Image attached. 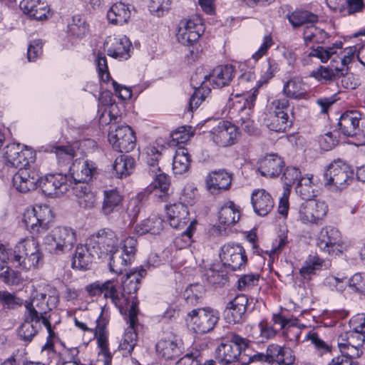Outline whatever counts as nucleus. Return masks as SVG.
Listing matches in <instances>:
<instances>
[{"mask_svg": "<svg viewBox=\"0 0 365 365\" xmlns=\"http://www.w3.org/2000/svg\"><path fill=\"white\" fill-rule=\"evenodd\" d=\"M284 166V163L279 156L270 154L259 160L258 170L264 177L275 178L281 174Z\"/></svg>", "mask_w": 365, "mask_h": 365, "instance_id": "nucleus-25", "label": "nucleus"}, {"mask_svg": "<svg viewBox=\"0 0 365 365\" xmlns=\"http://www.w3.org/2000/svg\"><path fill=\"white\" fill-rule=\"evenodd\" d=\"M329 34L322 29H319L313 24L307 26L304 29L303 38L306 46L310 43H324L329 38Z\"/></svg>", "mask_w": 365, "mask_h": 365, "instance_id": "nucleus-47", "label": "nucleus"}, {"mask_svg": "<svg viewBox=\"0 0 365 365\" xmlns=\"http://www.w3.org/2000/svg\"><path fill=\"white\" fill-rule=\"evenodd\" d=\"M283 93L288 98L300 100L306 98L307 91L302 78L293 77L283 87Z\"/></svg>", "mask_w": 365, "mask_h": 365, "instance_id": "nucleus-41", "label": "nucleus"}, {"mask_svg": "<svg viewBox=\"0 0 365 365\" xmlns=\"http://www.w3.org/2000/svg\"><path fill=\"white\" fill-rule=\"evenodd\" d=\"M172 0H151L150 11L158 16H163L170 8Z\"/></svg>", "mask_w": 365, "mask_h": 365, "instance_id": "nucleus-64", "label": "nucleus"}, {"mask_svg": "<svg viewBox=\"0 0 365 365\" xmlns=\"http://www.w3.org/2000/svg\"><path fill=\"white\" fill-rule=\"evenodd\" d=\"M145 160L149 166V173L160 172L158 161L161 158V152L155 146L149 145L145 148Z\"/></svg>", "mask_w": 365, "mask_h": 365, "instance_id": "nucleus-55", "label": "nucleus"}, {"mask_svg": "<svg viewBox=\"0 0 365 365\" xmlns=\"http://www.w3.org/2000/svg\"><path fill=\"white\" fill-rule=\"evenodd\" d=\"M33 212L36 215L40 227L42 231L47 230L50 227V223L53 219L52 211L51 208L44 205H36L33 208Z\"/></svg>", "mask_w": 365, "mask_h": 365, "instance_id": "nucleus-53", "label": "nucleus"}, {"mask_svg": "<svg viewBox=\"0 0 365 365\" xmlns=\"http://www.w3.org/2000/svg\"><path fill=\"white\" fill-rule=\"evenodd\" d=\"M336 59L331 60V68L329 66H320L316 70H314L311 76L322 83H330L336 79L344 76L347 74V68H339L338 66H334Z\"/></svg>", "mask_w": 365, "mask_h": 365, "instance_id": "nucleus-31", "label": "nucleus"}, {"mask_svg": "<svg viewBox=\"0 0 365 365\" xmlns=\"http://www.w3.org/2000/svg\"><path fill=\"white\" fill-rule=\"evenodd\" d=\"M19 171L14 174L12 182L14 187L21 192H27L37 187L38 177L25 168H18Z\"/></svg>", "mask_w": 365, "mask_h": 365, "instance_id": "nucleus-27", "label": "nucleus"}, {"mask_svg": "<svg viewBox=\"0 0 365 365\" xmlns=\"http://www.w3.org/2000/svg\"><path fill=\"white\" fill-rule=\"evenodd\" d=\"M353 178V170L340 160L331 163L324 173V185L332 191L346 188L352 182Z\"/></svg>", "mask_w": 365, "mask_h": 365, "instance_id": "nucleus-4", "label": "nucleus"}, {"mask_svg": "<svg viewBox=\"0 0 365 365\" xmlns=\"http://www.w3.org/2000/svg\"><path fill=\"white\" fill-rule=\"evenodd\" d=\"M342 42L339 41L334 43L332 46L329 47L317 46L315 48H312L311 52L307 54V56L316 57L319 58L321 62L326 63L334 54L336 53L337 49H341L342 48Z\"/></svg>", "mask_w": 365, "mask_h": 365, "instance_id": "nucleus-50", "label": "nucleus"}, {"mask_svg": "<svg viewBox=\"0 0 365 365\" xmlns=\"http://www.w3.org/2000/svg\"><path fill=\"white\" fill-rule=\"evenodd\" d=\"M190 156L187 148H178L173 158V170L175 175H182L187 172L190 166Z\"/></svg>", "mask_w": 365, "mask_h": 365, "instance_id": "nucleus-44", "label": "nucleus"}, {"mask_svg": "<svg viewBox=\"0 0 365 365\" xmlns=\"http://www.w3.org/2000/svg\"><path fill=\"white\" fill-rule=\"evenodd\" d=\"M323 261L318 257H310L299 269V274L305 280H310L316 274V271L321 269Z\"/></svg>", "mask_w": 365, "mask_h": 365, "instance_id": "nucleus-52", "label": "nucleus"}, {"mask_svg": "<svg viewBox=\"0 0 365 365\" xmlns=\"http://www.w3.org/2000/svg\"><path fill=\"white\" fill-rule=\"evenodd\" d=\"M88 240L91 247L96 249L101 258L119 249V239L117 235L108 228L100 230Z\"/></svg>", "mask_w": 365, "mask_h": 365, "instance_id": "nucleus-7", "label": "nucleus"}, {"mask_svg": "<svg viewBox=\"0 0 365 365\" xmlns=\"http://www.w3.org/2000/svg\"><path fill=\"white\" fill-rule=\"evenodd\" d=\"M256 361L292 365L295 361V356L290 348L272 344L268 346L265 354L262 353L252 354V363Z\"/></svg>", "mask_w": 365, "mask_h": 365, "instance_id": "nucleus-6", "label": "nucleus"}, {"mask_svg": "<svg viewBox=\"0 0 365 365\" xmlns=\"http://www.w3.org/2000/svg\"><path fill=\"white\" fill-rule=\"evenodd\" d=\"M315 188L314 182H312V175L302 177L296 187V192L299 194L304 200H310L315 196Z\"/></svg>", "mask_w": 365, "mask_h": 365, "instance_id": "nucleus-51", "label": "nucleus"}, {"mask_svg": "<svg viewBox=\"0 0 365 365\" xmlns=\"http://www.w3.org/2000/svg\"><path fill=\"white\" fill-rule=\"evenodd\" d=\"M110 254V271L118 274H123L126 271V267L131 263L133 258L120 252L119 249Z\"/></svg>", "mask_w": 365, "mask_h": 365, "instance_id": "nucleus-46", "label": "nucleus"}, {"mask_svg": "<svg viewBox=\"0 0 365 365\" xmlns=\"http://www.w3.org/2000/svg\"><path fill=\"white\" fill-rule=\"evenodd\" d=\"M348 334L349 346L346 355L350 358L359 357L363 353L361 348L365 341V336L353 329L348 331Z\"/></svg>", "mask_w": 365, "mask_h": 365, "instance_id": "nucleus-48", "label": "nucleus"}, {"mask_svg": "<svg viewBox=\"0 0 365 365\" xmlns=\"http://www.w3.org/2000/svg\"><path fill=\"white\" fill-rule=\"evenodd\" d=\"M341 242L340 232L331 226H326L319 232L317 246L324 253L333 255L338 251Z\"/></svg>", "mask_w": 365, "mask_h": 365, "instance_id": "nucleus-16", "label": "nucleus"}, {"mask_svg": "<svg viewBox=\"0 0 365 365\" xmlns=\"http://www.w3.org/2000/svg\"><path fill=\"white\" fill-rule=\"evenodd\" d=\"M245 309H238L228 304L225 310L226 319L233 324L240 323L245 318Z\"/></svg>", "mask_w": 365, "mask_h": 365, "instance_id": "nucleus-63", "label": "nucleus"}, {"mask_svg": "<svg viewBox=\"0 0 365 365\" xmlns=\"http://www.w3.org/2000/svg\"><path fill=\"white\" fill-rule=\"evenodd\" d=\"M166 213L171 227L178 229L184 227L188 222L189 211L187 207L182 202H175L166 206Z\"/></svg>", "mask_w": 365, "mask_h": 365, "instance_id": "nucleus-29", "label": "nucleus"}, {"mask_svg": "<svg viewBox=\"0 0 365 365\" xmlns=\"http://www.w3.org/2000/svg\"><path fill=\"white\" fill-rule=\"evenodd\" d=\"M231 182V175L224 170L213 171L206 178L207 189L212 194L229 189Z\"/></svg>", "mask_w": 365, "mask_h": 365, "instance_id": "nucleus-26", "label": "nucleus"}, {"mask_svg": "<svg viewBox=\"0 0 365 365\" xmlns=\"http://www.w3.org/2000/svg\"><path fill=\"white\" fill-rule=\"evenodd\" d=\"M103 294L105 299H110L111 302L119 309L121 314L128 312V299L122 294L118 288V282L109 279L103 282Z\"/></svg>", "mask_w": 365, "mask_h": 365, "instance_id": "nucleus-22", "label": "nucleus"}, {"mask_svg": "<svg viewBox=\"0 0 365 365\" xmlns=\"http://www.w3.org/2000/svg\"><path fill=\"white\" fill-rule=\"evenodd\" d=\"M88 31V24L85 19L81 15H75L72 18V21L68 25V32L69 34L82 37L86 34Z\"/></svg>", "mask_w": 365, "mask_h": 365, "instance_id": "nucleus-54", "label": "nucleus"}, {"mask_svg": "<svg viewBox=\"0 0 365 365\" xmlns=\"http://www.w3.org/2000/svg\"><path fill=\"white\" fill-rule=\"evenodd\" d=\"M20 8L24 14L38 21L46 19L49 11L48 6L39 0H23Z\"/></svg>", "mask_w": 365, "mask_h": 365, "instance_id": "nucleus-34", "label": "nucleus"}, {"mask_svg": "<svg viewBox=\"0 0 365 365\" xmlns=\"http://www.w3.org/2000/svg\"><path fill=\"white\" fill-rule=\"evenodd\" d=\"M235 68L231 65H221L210 73V83L214 88H221L230 85L235 76Z\"/></svg>", "mask_w": 365, "mask_h": 365, "instance_id": "nucleus-28", "label": "nucleus"}, {"mask_svg": "<svg viewBox=\"0 0 365 365\" xmlns=\"http://www.w3.org/2000/svg\"><path fill=\"white\" fill-rule=\"evenodd\" d=\"M4 158L9 167L25 168L34 160V153L19 143L8 145L4 151Z\"/></svg>", "mask_w": 365, "mask_h": 365, "instance_id": "nucleus-10", "label": "nucleus"}, {"mask_svg": "<svg viewBox=\"0 0 365 365\" xmlns=\"http://www.w3.org/2000/svg\"><path fill=\"white\" fill-rule=\"evenodd\" d=\"M25 307L26 309L25 314L29 316V319L40 322L48 318L47 314L51 309L46 300V294L42 292H36L31 302H27Z\"/></svg>", "mask_w": 365, "mask_h": 365, "instance_id": "nucleus-19", "label": "nucleus"}, {"mask_svg": "<svg viewBox=\"0 0 365 365\" xmlns=\"http://www.w3.org/2000/svg\"><path fill=\"white\" fill-rule=\"evenodd\" d=\"M259 279L258 274H247L240 277L237 281V289L246 290L257 286Z\"/></svg>", "mask_w": 365, "mask_h": 365, "instance_id": "nucleus-62", "label": "nucleus"}, {"mask_svg": "<svg viewBox=\"0 0 365 365\" xmlns=\"http://www.w3.org/2000/svg\"><path fill=\"white\" fill-rule=\"evenodd\" d=\"M23 223L26 228L31 232H40L42 231L41 227H40L38 218L36 214L33 212V209L27 210L23 217Z\"/></svg>", "mask_w": 365, "mask_h": 365, "instance_id": "nucleus-60", "label": "nucleus"}, {"mask_svg": "<svg viewBox=\"0 0 365 365\" xmlns=\"http://www.w3.org/2000/svg\"><path fill=\"white\" fill-rule=\"evenodd\" d=\"M251 202L255 212L262 217L268 215L274 205L271 195L264 189H257L252 192Z\"/></svg>", "mask_w": 365, "mask_h": 365, "instance_id": "nucleus-23", "label": "nucleus"}, {"mask_svg": "<svg viewBox=\"0 0 365 365\" xmlns=\"http://www.w3.org/2000/svg\"><path fill=\"white\" fill-rule=\"evenodd\" d=\"M76 232L69 227H57L44 237V244L54 255L68 253L76 244Z\"/></svg>", "mask_w": 365, "mask_h": 365, "instance_id": "nucleus-3", "label": "nucleus"}, {"mask_svg": "<svg viewBox=\"0 0 365 365\" xmlns=\"http://www.w3.org/2000/svg\"><path fill=\"white\" fill-rule=\"evenodd\" d=\"M96 172L95 164L87 160H75L69 169L68 182H72L73 186L77 184H88Z\"/></svg>", "mask_w": 365, "mask_h": 365, "instance_id": "nucleus-13", "label": "nucleus"}, {"mask_svg": "<svg viewBox=\"0 0 365 365\" xmlns=\"http://www.w3.org/2000/svg\"><path fill=\"white\" fill-rule=\"evenodd\" d=\"M361 114L357 110H349L339 118L338 126L341 133L346 136H354L360 132L359 123Z\"/></svg>", "mask_w": 365, "mask_h": 365, "instance_id": "nucleus-24", "label": "nucleus"}, {"mask_svg": "<svg viewBox=\"0 0 365 365\" xmlns=\"http://www.w3.org/2000/svg\"><path fill=\"white\" fill-rule=\"evenodd\" d=\"M156 351L159 357L172 360L180 353V349L174 337L163 339L156 344Z\"/></svg>", "mask_w": 365, "mask_h": 365, "instance_id": "nucleus-36", "label": "nucleus"}, {"mask_svg": "<svg viewBox=\"0 0 365 365\" xmlns=\"http://www.w3.org/2000/svg\"><path fill=\"white\" fill-rule=\"evenodd\" d=\"M103 201L102 205V212L105 215L118 211L122 205L123 196L115 189L105 190L103 192Z\"/></svg>", "mask_w": 365, "mask_h": 365, "instance_id": "nucleus-39", "label": "nucleus"}, {"mask_svg": "<svg viewBox=\"0 0 365 365\" xmlns=\"http://www.w3.org/2000/svg\"><path fill=\"white\" fill-rule=\"evenodd\" d=\"M137 315L135 307L133 306L128 316V323L129 326L126 329L119 345V349L124 351L123 355L130 354L137 344L138 334L135 329V326L138 322Z\"/></svg>", "mask_w": 365, "mask_h": 365, "instance_id": "nucleus-21", "label": "nucleus"}, {"mask_svg": "<svg viewBox=\"0 0 365 365\" xmlns=\"http://www.w3.org/2000/svg\"><path fill=\"white\" fill-rule=\"evenodd\" d=\"M94 334L98 345L101 349L99 354L103 358L104 365H110L112 356L108 349V331L106 328V323L101 319L100 317L96 320Z\"/></svg>", "mask_w": 365, "mask_h": 365, "instance_id": "nucleus-32", "label": "nucleus"}, {"mask_svg": "<svg viewBox=\"0 0 365 365\" xmlns=\"http://www.w3.org/2000/svg\"><path fill=\"white\" fill-rule=\"evenodd\" d=\"M41 257L37 240L33 237L19 241L10 255L13 266L21 269L35 268Z\"/></svg>", "mask_w": 365, "mask_h": 365, "instance_id": "nucleus-2", "label": "nucleus"}, {"mask_svg": "<svg viewBox=\"0 0 365 365\" xmlns=\"http://www.w3.org/2000/svg\"><path fill=\"white\" fill-rule=\"evenodd\" d=\"M109 143L113 149L120 153L132 151L135 146V136L128 125H121L110 130L108 134Z\"/></svg>", "mask_w": 365, "mask_h": 365, "instance_id": "nucleus-11", "label": "nucleus"}, {"mask_svg": "<svg viewBox=\"0 0 365 365\" xmlns=\"http://www.w3.org/2000/svg\"><path fill=\"white\" fill-rule=\"evenodd\" d=\"M101 258L96 250L91 248L90 240L88 239L86 245H78L73 257L72 267L81 270H86L93 260Z\"/></svg>", "mask_w": 365, "mask_h": 365, "instance_id": "nucleus-18", "label": "nucleus"}, {"mask_svg": "<svg viewBox=\"0 0 365 365\" xmlns=\"http://www.w3.org/2000/svg\"><path fill=\"white\" fill-rule=\"evenodd\" d=\"M305 200L299 207V220L304 224H321L327 215L328 206L324 201Z\"/></svg>", "mask_w": 365, "mask_h": 365, "instance_id": "nucleus-9", "label": "nucleus"}, {"mask_svg": "<svg viewBox=\"0 0 365 365\" xmlns=\"http://www.w3.org/2000/svg\"><path fill=\"white\" fill-rule=\"evenodd\" d=\"M292 125V120L287 113L277 115H269L267 119V127L270 130L277 133L285 132Z\"/></svg>", "mask_w": 365, "mask_h": 365, "instance_id": "nucleus-49", "label": "nucleus"}, {"mask_svg": "<svg viewBox=\"0 0 365 365\" xmlns=\"http://www.w3.org/2000/svg\"><path fill=\"white\" fill-rule=\"evenodd\" d=\"M249 341L232 333L227 342L221 343L215 351V359L222 365H227L237 361L240 365L252 363V354L248 347Z\"/></svg>", "mask_w": 365, "mask_h": 365, "instance_id": "nucleus-1", "label": "nucleus"}, {"mask_svg": "<svg viewBox=\"0 0 365 365\" xmlns=\"http://www.w3.org/2000/svg\"><path fill=\"white\" fill-rule=\"evenodd\" d=\"M134 7L123 2H117L112 5L107 12V18L113 24L123 25L130 19Z\"/></svg>", "mask_w": 365, "mask_h": 365, "instance_id": "nucleus-30", "label": "nucleus"}, {"mask_svg": "<svg viewBox=\"0 0 365 365\" xmlns=\"http://www.w3.org/2000/svg\"><path fill=\"white\" fill-rule=\"evenodd\" d=\"M144 274H145V270L141 269L138 272H130V273H126L121 279V293L128 299V314H130L133 306L135 307V311L138 313L136 292L138 289L140 278Z\"/></svg>", "mask_w": 365, "mask_h": 365, "instance_id": "nucleus-12", "label": "nucleus"}, {"mask_svg": "<svg viewBox=\"0 0 365 365\" xmlns=\"http://www.w3.org/2000/svg\"><path fill=\"white\" fill-rule=\"evenodd\" d=\"M150 175L153 178V181L151 183V187L153 190L155 196L160 198L162 200H166L168 195V190L170 187V180L168 176L160 172L149 173Z\"/></svg>", "mask_w": 365, "mask_h": 365, "instance_id": "nucleus-37", "label": "nucleus"}, {"mask_svg": "<svg viewBox=\"0 0 365 365\" xmlns=\"http://www.w3.org/2000/svg\"><path fill=\"white\" fill-rule=\"evenodd\" d=\"M205 293V289L202 285L195 284L190 285L185 290V295L187 304L195 305L200 302Z\"/></svg>", "mask_w": 365, "mask_h": 365, "instance_id": "nucleus-58", "label": "nucleus"}, {"mask_svg": "<svg viewBox=\"0 0 365 365\" xmlns=\"http://www.w3.org/2000/svg\"><path fill=\"white\" fill-rule=\"evenodd\" d=\"M38 186L42 192L51 197H58L66 193L72 186L68 182V177L61 173L50 174L41 179L38 178Z\"/></svg>", "mask_w": 365, "mask_h": 365, "instance_id": "nucleus-8", "label": "nucleus"}, {"mask_svg": "<svg viewBox=\"0 0 365 365\" xmlns=\"http://www.w3.org/2000/svg\"><path fill=\"white\" fill-rule=\"evenodd\" d=\"M289 102L287 98L275 99L269 106V115H277L292 113Z\"/></svg>", "mask_w": 365, "mask_h": 365, "instance_id": "nucleus-56", "label": "nucleus"}, {"mask_svg": "<svg viewBox=\"0 0 365 365\" xmlns=\"http://www.w3.org/2000/svg\"><path fill=\"white\" fill-rule=\"evenodd\" d=\"M207 81H210V73H206L203 68H197L190 78L191 86L195 91H204L208 88L205 86Z\"/></svg>", "mask_w": 365, "mask_h": 365, "instance_id": "nucleus-57", "label": "nucleus"}, {"mask_svg": "<svg viewBox=\"0 0 365 365\" xmlns=\"http://www.w3.org/2000/svg\"><path fill=\"white\" fill-rule=\"evenodd\" d=\"M306 339L310 341L322 354L331 351V346L322 340L317 332L309 331L306 336Z\"/></svg>", "mask_w": 365, "mask_h": 365, "instance_id": "nucleus-61", "label": "nucleus"}, {"mask_svg": "<svg viewBox=\"0 0 365 365\" xmlns=\"http://www.w3.org/2000/svg\"><path fill=\"white\" fill-rule=\"evenodd\" d=\"M203 31L202 24L190 19H183L178 26L177 39L184 46H191L199 39Z\"/></svg>", "mask_w": 365, "mask_h": 365, "instance_id": "nucleus-15", "label": "nucleus"}, {"mask_svg": "<svg viewBox=\"0 0 365 365\" xmlns=\"http://www.w3.org/2000/svg\"><path fill=\"white\" fill-rule=\"evenodd\" d=\"M327 6L342 16H349L362 11L363 0H326Z\"/></svg>", "mask_w": 365, "mask_h": 365, "instance_id": "nucleus-33", "label": "nucleus"}, {"mask_svg": "<svg viewBox=\"0 0 365 365\" xmlns=\"http://www.w3.org/2000/svg\"><path fill=\"white\" fill-rule=\"evenodd\" d=\"M73 194L78 198L80 207L84 209H92L96 203V195L91 192L88 184H77L71 187Z\"/></svg>", "mask_w": 365, "mask_h": 365, "instance_id": "nucleus-35", "label": "nucleus"}, {"mask_svg": "<svg viewBox=\"0 0 365 365\" xmlns=\"http://www.w3.org/2000/svg\"><path fill=\"white\" fill-rule=\"evenodd\" d=\"M135 166V160L133 158L126 155H120L113 164V170L115 176L123 178L131 173Z\"/></svg>", "mask_w": 365, "mask_h": 365, "instance_id": "nucleus-45", "label": "nucleus"}, {"mask_svg": "<svg viewBox=\"0 0 365 365\" xmlns=\"http://www.w3.org/2000/svg\"><path fill=\"white\" fill-rule=\"evenodd\" d=\"M240 217V211L232 201L227 202L219 211V222L225 226L234 225Z\"/></svg>", "mask_w": 365, "mask_h": 365, "instance_id": "nucleus-43", "label": "nucleus"}, {"mask_svg": "<svg viewBox=\"0 0 365 365\" xmlns=\"http://www.w3.org/2000/svg\"><path fill=\"white\" fill-rule=\"evenodd\" d=\"M212 138L220 146L233 145L238 136L237 128L228 121H222L211 131Z\"/></svg>", "mask_w": 365, "mask_h": 365, "instance_id": "nucleus-17", "label": "nucleus"}, {"mask_svg": "<svg viewBox=\"0 0 365 365\" xmlns=\"http://www.w3.org/2000/svg\"><path fill=\"white\" fill-rule=\"evenodd\" d=\"M41 329V323L24 315V321L18 329V336L24 342H30Z\"/></svg>", "mask_w": 365, "mask_h": 365, "instance_id": "nucleus-38", "label": "nucleus"}, {"mask_svg": "<svg viewBox=\"0 0 365 365\" xmlns=\"http://www.w3.org/2000/svg\"><path fill=\"white\" fill-rule=\"evenodd\" d=\"M51 152L56 154L58 163L62 164L70 162L75 156V150L70 145L54 146Z\"/></svg>", "mask_w": 365, "mask_h": 365, "instance_id": "nucleus-59", "label": "nucleus"}, {"mask_svg": "<svg viewBox=\"0 0 365 365\" xmlns=\"http://www.w3.org/2000/svg\"><path fill=\"white\" fill-rule=\"evenodd\" d=\"M131 43L126 36L108 37L104 43L107 54L114 58L127 59L130 57Z\"/></svg>", "mask_w": 365, "mask_h": 365, "instance_id": "nucleus-20", "label": "nucleus"}, {"mask_svg": "<svg viewBox=\"0 0 365 365\" xmlns=\"http://www.w3.org/2000/svg\"><path fill=\"white\" fill-rule=\"evenodd\" d=\"M220 256L223 264L233 271L240 269L247 262L245 251L240 245H225Z\"/></svg>", "mask_w": 365, "mask_h": 365, "instance_id": "nucleus-14", "label": "nucleus"}, {"mask_svg": "<svg viewBox=\"0 0 365 365\" xmlns=\"http://www.w3.org/2000/svg\"><path fill=\"white\" fill-rule=\"evenodd\" d=\"M292 26L296 29L305 24H314L319 21V16L307 10L294 11L287 15Z\"/></svg>", "mask_w": 365, "mask_h": 365, "instance_id": "nucleus-42", "label": "nucleus"}, {"mask_svg": "<svg viewBox=\"0 0 365 365\" xmlns=\"http://www.w3.org/2000/svg\"><path fill=\"white\" fill-rule=\"evenodd\" d=\"M193 330L198 334L212 331L219 320V313L210 307L195 309L187 314Z\"/></svg>", "mask_w": 365, "mask_h": 365, "instance_id": "nucleus-5", "label": "nucleus"}, {"mask_svg": "<svg viewBox=\"0 0 365 365\" xmlns=\"http://www.w3.org/2000/svg\"><path fill=\"white\" fill-rule=\"evenodd\" d=\"M163 224L164 222L162 218L158 215H153L142 221L140 224L137 225L135 227V231L139 235L147 233L158 235L163 230Z\"/></svg>", "mask_w": 365, "mask_h": 365, "instance_id": "nucleus-40", "label": "nucleus"}]
</instances>
